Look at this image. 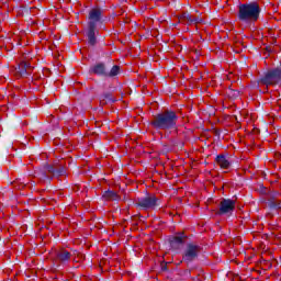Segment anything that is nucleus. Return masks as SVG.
Instances as JSON below:
<instances>
[{
    "label": "nucleus",
    "mask_w": 281,
    "mask_h": 281,
    "mask_svg": "<svg viewBox=\"0 0 281 281\" xmlns=\"http://www.w3.org/2000/svg\"><path fill=\"white\" fill-rule=\"evenodd\" d=\"M182 19H184V21H189V23H192V20H193L190 13H183Z\"/></svg>",
    "instance_id": "a211bd4d"
},
{
    "label": "nucleus",
    "mask_w": 281,
    "mask_h": 281,
    "mask_svg": "<svg viewBox=\"0 0 281 281\" xmlns=\"http://www.w3.org/2000/svg\"><path fill=\"white\" fill-rule=\"evenodd\" d=\"M215 161L222 170H229L232 168V156L228 153L218 154L215 157Z\"/></svg>",
    "instance_id": "1a4fd4ad"
},
{
    "label": "nucleus",
    "mask_w": 281,
    "mask_h": 281,
    "mask_svg": "<svg viewBox=\"0 0 281 281\" xmlns=\"http://www.w3.org/2000/svg\"><path fill=\"white\" fill-rule=\"evenodd\" d=\"M234 210H236V201L232 199H222L220 202V209L216 212L217 216H232L234 214Z\"/></svg>",
    "instance_id": "6e6552de"
},
{
    "label": "nucleus",
    "mask_w": 281,
    "mask_h": 281,
    "mask_svg": "<svg viewBox=\"0 0 281 281\" xmlns=\"http://www.w3.org/2000/svg\"><path fill=\"white\" fill-rule=\"evenodd\" d=\"M200 21H201V19L194 18V19L192 20V23H199Z\"/></svg>",
    "instance_id": "412c9836"
},
{
    "label": "nucleus",
    "mask_w": 281,
    "mask_h": 281,
    "mask_svg": "<svg viewBox=\"0 0 281 281\" xmlns=\"http://www.w3.org/2000/svg\"><path fill=\"white\" fill-rule=\"evenodd\" d=\"M18 74L20 76H27V61H22L18 67Z\"/></svg>",
    "instance_id": "2eb2a0df"
},
{
    "label": "nucleus",
    "mask_w": 281,
    "mask_h": 281,
    "mask_svg": "<svg viewBox=\"0 0 281 281\" xmlns=\"http://www.w3.org/2000/svg\"><path fill=\"white\" fill-rule=\"evenodd\" d=\"M177 122H179L177 111L166 109L154 115L149 124L155 131H177Z\"/></svg>",
    "instance_id": "f257e3e1"
},
{
    "label": "nucleus",
    "mask_w": 281,
    "mask_h": 281,
    "mask_svg": "<svg viewBox=\"0 0 281 281\" xmlns=\"http://www.w3.org/2000/svg\"><path fill=\"white\" fill-rule=\"evenodd\" d=\"M260 4L258 2H246L238 5L237 19L240 23H256L260 19Z\"/></svg>",
    "instance_id": "7ed1b4c3"
},
{
    "label": "nucleus",
    "mask_w": 281,
    "mask_h": 281,
    "mask_svg": "<svg viewBox=\"0 0 281 281\" xmlns=\"http://www.w3.org/2000/svg\"><path fill=\"white\" fill-rule=\"evenodd\" d=\"M56 257L59 262H69V260H71V252L61 250L56 254Z\"/></svg>",
    "instance_id": "4468645a"
},
{
    "label": "nucleus",
    "mask_w": 281,
    "mask_h": 281,
    "mask_svg": "<svg viewBox=\"0 0 281 281\" xmlns=\"http://www.w3.org/2000/svg\"><path fill=\"white\" fill-rule=\"evenodd\" d=\"M214 135H216V137H221V130H214Z\"/></svg>",
    "instance_id": "aec40b11"
},
{
    "label": "nucleus",
    "mask_w": 281,
    "mask_h": 281,
    "mask_svg": "<svg viewBox=\"0 0 281 281\" xmlns=\"http://www.w3.org/2000/svg\"><path fill=\"white\" fill-rule=\"evenodd\" d=\"M200 254L201 246L194 243H189L182 252V262L186 265H192L194 260H199Z\"/></svg>",
    "instance_id": "0eeeda50"
},
{
    "label": "nucleus",
    "mask_w": 281,
    "mask_h": 281,
    "mask_svg": "<svg viewBox=\"0 0 281 281\" xmlns=\"http://www.w3.org/2000/svg\"><path fill=\"white\" fill-rule=\"evenodd\" d=\"M121 71L122 68L117 65H113L109 70L106 63L103 61H99L89 68V74H93L100 78H115V76H120Z\"/></svg>",
    "instance_id": "20e7f679"
},
{
    "label": "nucleus",
    "mask_w": 281,
    "mask_h": 281,
    "mask_svg": "<svg viewBox=\"0 0 281 281\" xmlns=\"http://www.w3.org/2000/svg\"><path fill=\"white\" fill-rule=\"evenodd\" d=\"M100 102H103V104H108V102H111L112 104L117 102L116 99L113 98V93L111 92H103L102 95L99 97Z\"/></svg>",
    "instance_id": "f8f14e48"
},
{
    "label": "nucleus",
    "mask_w": 281,
    "mask_h": 281,
    "mask_svg": "<svg viewBox=\"0 0 281 281\" xmlns=\"http://www.w3.org/2000/svg\"><path fill=\"white\" fill-rule=\"evenodd\" d=\"M260 190H261V192H266V190H267V188H265V186H260Z\"/></svg>",
    "instance_id": "4be33fe9"
},
{
    "label": "nucleus",
    "mask_w": 281,
    "mask_h": 281,
    "mask_svg": "<svg viewBox=\"0 0 281 281\" xmlns=\"http://www.w3.org/2000/svg\"><path fill=\"white\" fill-rule=\"evenodd\" d=\"M186 243V239L183 236H173L170 240H169V244H170V247L172 249H180L181 245H184Z\"/></svg>",
    "instance_id": "9b49d317"
},
{
    "label": "nucleus",
    "mask_w": 281,
    "mask_h": 281,
    "mask_svg": "<svg viewBox=\"0 0 281 281\" xmlns=\"http://www.w3.org/2000/svg\"><path fill=\"white\" fill-rule=\"evenodd\" d=\"M26 69H30V63H26Z\"/></svg>",
    "instance_id": "5701e85b"
},
{
    "label": "nucleus",
    "mask_w": 281,
    "mask_h": 281,
    "mask_svg": "<svg viewBox=\"0 0 281 281\" xmlns=\"http://www.w3.org/2000/svg\"><path fill=\"white\" fill-rule=\"evenodd\" d=\"M268 207L270 210H281V200L279 202H276L273 198L268 200Z\"/></svg>",
    "instance_id": "dca6fc26"
},
{
    "label": "nucleus",
    "mask_w": 281,
    "mask_h": 281,
    "mask_svg": "<svg viewBox=\"0 0 281 281\" xmlns=\"http://www.w3.org/2000/svg\"><path fill=\"white\" fill-rule=\"evenodd\" d=\"M258 83L265 85L266 87L281 85V65L265 72L263 76L258 79Z\"/></svg>",
    "instance_id": "39448f33"
},
{
    "label": "nucleus",
    "mask_w": 281,
    "mask_h": 281,
    "mask_svg": "<svg viewBox=\"0 0 281 281\" xmlns=\"http://www.w3.org/2000/svg\"><path fill=\"white\" fill-rule=\"evenodd\" d=\"M102 198L105 199V201H120V195H117V192L112 190L104 191Z\"/></svg>",
    "instance_id": "ddd939ff"
},
{
    "label": "nucleus",
    "mask_w": 281,
    "mask_h": 281,
    "mask_svg": "<svg viewBox=\"0 0 281 281\" xmlns=\"http://www.w3.org/2000/svg\"><path fill=\"white\" fill-rule=\"evenodd\" d=\"M88 29L86 36L88 38V45L95 47L98 45V23H104V10L100 7L91 9L88 13Z\"/></svg>",
    "instance_id": "f03ea898"
},
{
    "label": "nucleus",
    "mask_w": 281,
    "mask_h": 281,
    "mask_svg": "<svg viewBox=\"0 0 281 281\" xmlns=\"http://www.w3.org/2000/svg\"><path fill=\"white\" fill-rule=\"evenodd\" d=\"M160 205L161 202L155 193H146L144 198H138L135 203V207H138L139 210H155V207H159Z\"/></svg>",
    "instance_id": "423d86ee"
},
{
    "label": "nucleus",
    "mask_w": 281,
    "mask_h": 281,
    "mask_svg": "<svg viewBox=\"0 0 281 281\" xmlns=\"http://www.w3.org/2000/svg\"><path fill=\"white\" fill-rule=\"evenodd\" d=\"M46 170L53 175V177H65L67 175V168L65 165H46Z\"/></svg>",
    "instance_id": "9d476101"
},
{
    "label": "nucleus",
    "mask_w": 281,
    "mask_h": 281,
    "mask_svg": "<svg viewBox=\"0 0 281 281\" xmlns=\"http://www.w3.org/2000/svg\"><path fill=\"white\" fill-rule=\"evenodd\" d=\"M229 95H231V98H235V99L240 98V91L231 89L229 90Z\"/></svg>",
    "instance_id": "f3484780"
},
{
    "label": "nucleus",
    "mask_w": 281,
    "mask_h": 281,
    "mask_svg": "<svg viewBox=\"0 0 281 281\" xmlns=\"http://www.w3.org/2000/svg\"><path fill=\"white\" fill-rule=\"evenodd\" d=\"M161 271H168V265L167 263L161 265Z\"/></svg>",
    "instance_id": "6ab92c4d"
}]
</instances>
